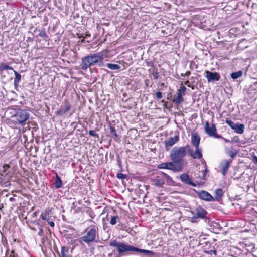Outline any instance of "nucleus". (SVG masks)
Instances as JSON below:
<instances>
[{
    "instance_id": "nucleus-54",
    "label": "nucleus",
    "mask_w": 257,
    "mask_h": 257,
    "mask_svg": "<svg viewBox=\"0 0 257 257\" xmlns=\"http://www.w3.org/2000/svg\"><path fill=\"white\" fill-rule=\"evenodd\" d=\"M4 207V204L0 203V210H2V208Z\"/></svg>"
},
{
    "instance_id": "nucleus-55",
    "label": "nucleus",
    "mask_w": 257,
    "mask_h": 257,
    "mask_svg": "<svg viewBox=\"0 0 257 257\" xmlns=\"http://www.w3.org/2000/svg\"><path fill=\"white\" fill-rule=\"evenodd\" d=\"M162 173L163 175L165 178H166V177H167V176H168V174H166V173H165L162 172Z\"/></svg>"
},
{
    "instance_id": "nucleus-40",
    "label": "nucleus",
    "mask_w": 257,
    "mask_h": 257,
    "mask_svg": "<svg viewBox=\"0 0 257 257\" xmlns=\"http://www.w3.org/2000/svg\"><path fill=\"white\" fill-rule=\"evenodd\" d=\"M152 75L155 79H158L159 78V73L157 72H154L152 73Z\"/></svg>"
},
{
    "instance_id": "nucleus-25",
    "label": "nucleus",
    "mask_w": 257,
    "mask_h": 257,
    "mask_svg": "<svg viewBox=\"0 0 257 257\" xmlns=\"http://www.w3.org/2000/svg\"><path fill=\"white\" fill-rule=\"evenodd\" d=\"M242 71L240 70L237 72H233L231 74V77L233 79H236L242 75Z\"/></svg>"
},
{
    "instance_id": "nucleus-14",
    "label": "nucleus",
    "mask_w": 257,
    "mask_h": 257,
    "mask_svg": "<svg viewBox=\"0 0 257 257\" xmlns=\"http://www.w3.org/2000/svg\"><path fill=\"white\" fill-rule=\"evenodd\" d=\"M180 179L181 180L184 182L185 183L191 185L192 186L195 187L196 186V184L194 183L191 179L190 178L189 176L187 174H182L180 175Z\"/></svg>"
},
{
    "instance_id": "nucleus-41",
    "label": "nucleus",
    "mask_w": 257,
    "mask_h": 257,
    "mask_svg": "<svg viewBox=\"0 0 257 257\" xmlns=\"http://www.w3.org/2000/svg\"><path fill=\"white\" fill-rule=\"evenodd\" d=\"M41 217L44 220H47L48 219L47 218V215L46 213H45V214L42 213L41 215Z\"/></svg>"
},
{
    "instance_id": "nucleus-6",
    "label": "nucleus",
    "mask_w": 257,
    "mask_h": 257,
    "mask_svg": "<svg viewBox=\"0 0 257 257\" xmlns=\"http://www.w3.org/2000/svg\"><path fill=\"white\" fill-rule=\"evenodd\" d=\"M191 213L198 218L204 219L205 223H210V218L207 216L208 213L201 206L199 205L194 210L191 211Z\"/></svg>"
},
{
    "instance_id": "nucleus-33",
    "label": "nucleus",
    "mask_w": 257,
    "mask_h": 257,
    "mask_svg": "<svg viewBox=\"0 0 257 257\" xmlns=\"http://www.w3.org/2000/svg\"><path fill=\"white\" fill-rule=\"evenodd\" d=\"M89 134L90 136L97 138L98 139H99V137L98 134L95 133L94 131L90 130L89 131Z\"/></svg>"
},
{
    "instance_id": "nucleus-20",
    "label": "nucleus",
    "mask_w": 257,
    "mask_h": 257,
    "mask_svg": "<svg viewBox=\"0 0 257 257\" xmlns=\"http://www.w3.org/2000/svg\"><path fill=\"white\" fill-rule=\"evenodd\" d=\"M60 257H69V248L65 246L61 247V251L59 253Z\"/></svg>"
},
{
    "instance_id": "nucleus-48",
    "label": "nucleus",
    "mask_w": 257,
    "mask_h": 257,
    "mask_svg": "<svg viewBox=\"0 0 257 257\" xmlns=\"http://www.w3.org/2000/svg\"><path fill=\"white\" fill-rule=\"evenodd\" d=\"M232 141H234V142H236V143H238V142H239V139L238 138V137H234L233 139H232Z\"/></svg>"
},
{
    "instance_id": "nucleus-34",
    "label": "nucleus",
    "mask_w": 257,
    "mask_h": 257,
    "mask_svg": "<svg viewBox=\"0 0 257 257\" xmlns=\"http://www.w3.org/2000/svg\"><path fill=\"white\" fill-rule=\"evenodd\" d=\"M204 163H205V166L206 167V169L203 171L202 173H203V176L202 177V178L203 179H205V177H206V175L208 172V169H207V166H206V164L205 163V162H204Z\"/></svg>"
},
{
    "instance_id": "nucleus-32",
    "label": "nucleus",
    "mask_w": 257,
    "mask_h": 257,
    "mask_svg": "<svg viewBox=\"0 0 257 257\" xmlns=\"http://www.w3.org/2000/svg\"><path fill=\"white\" fill-rule=\"evenodd\" d=\"M227 154L232 159H233L237 155V152H233L231 150H228Z\"/></svg>"
},
{
    "instance_id": "nucleus-58",
    "label": "nucleus",
    "mask_w": 257,
    "mask_h": 257,
    "mask_svg": "<svg viewBox=\"0 0 257 257\" xmlns=\"http://www.w3.org/2000/svg\"><path fill=\"white\" fill-rule=\"evenodd\" d=\"M170 97H171V94H169V95H168V97H167V99H169Z\"/></svg>"
},
{
    "instance_id": "nucleus-26",
    "label": "nucleus",
    "mask_w": 257,
    "mask_h": 257,
    "mask_svg": "<svg viewBox=\"0 0 257 257\" xmlns=\"http://www.w3.org/2000/svg\"><path fill=\"white\" fill-rule=\"evenodd\" d=\"M110 132L111 134V135L114 137V139L116 141H117L119 139V137L117 135L115 128L114 127L112 126L111 125L110 126Z\"/></svg>"
},
{
    "instance_id": "nucleus-56",
    "label": "nucleus",
    "mask_w": 257,
    "mask_h": 257,
    "mask_svg": "<svg viewBox=\"0 0 257 257\" xmlns=\"http://www.w3.org/2000/svg\"><path fill=\"white\" fill-rule=\"evenodd\" d=\"M149 81L148 80L146 79L145 82V83L146 84V85H148L147 83H148V82Z\"/></svg>"
},
{
    "instance_id": "nucleus-29",
    "label": "nucleus",
    "mask_w": 257,
    "mask_h": 257,
    "mask_svg": "<svg viewBox=\"0 0 257 257\" xmlns=\"http://www.w3.org/2000/svg\"><path fill=\"white\" fill-rule=\"evenodd\" d=\"M4 70H13L14 69L12 67L6 64L3 63L0 65V70L3 71Z\"/></svg>"
},
{
    "instance_id": "nucleus-2",
    "label": "nucleus",
    "mask_w": 257,
    "mask_h": 257,
    "mask_svg": "<svg viewBox=\"0 0 257 257\" xmlns=\"http://www.w3.org/2000/svg\"><path fill=\"white\" fill-rule=\"evenodd\" d=\"M189 145L184 147H175L171 151L170 157L173 164L180 172L182 171L184 167V157L188 153Z\"/></svg>"
},
{
    "instance_id": "nucleus-39",
    "label": "nucleus",
    "mask_w": 257,
    "mask_h": 257,
    "mask_svg": "<svg viewBox=\"0 0 257 257\" xmlns=\"http://www.w3.org/2000/svg\"><path fill=\"white\" fill-rule=\"evenodd\" d=\"M86 212L88 214V215L91 218H94V213L91 210H87Z\"/></svg>"
},
{
    "instance_id": "nucleus-11",
    "label": "nucleus",
    "mask_w": 257,
    "mask_h": 257,
    "mask_svg": "<svg viewBox=\"0 0 257 257\" xmlns=\"http://www.w3.org/2000/svg\"><path fill=\"white\" fill-rule=\"evenodd\" d=\"M158 167L159 169H169L174 172H180L172 161L161 163L158 165Z\"/></svg>"
},
{
    "instance_id": "nucleus-49",
    "label": "nucleus",
    "mask_w": 257,
    "mask_h": 257,
    "mask_svg": "<svg viewBox=\"0 0 257 257\" xmlns=\"http://www.w3.org/2000/svg\"><path fill=\"white\" fill-rule=\"evenodd\" d=\"M117 162L118 163V165L120 167L121 165V162L119 157H117Z\"/></svg>"
},
{
    "instance_id": "nucleus-50",
    "label": "nucleus",
    "mask_w": 257,
    "mask_h": 257,
    "mask_svg": "<svg viewBox=\"0 0 257 257\" xmlns=\"http://www.w3.org/2000/svg\"><path fill=\"white\" fill-rule=\"evenodd\" d=\"M184 84H185V85H187V86H189V87H190V83H189V81H188V80H187V81H186L185 82V83H184Z\"/></svg>"
},
{
    "instance_id": "nucleus-57",
    "label": "nucleus",
    "mask_w": 257,
    "mask_h": 257,
    "mask_svg": "<svg viewBox=\"0 0 257 257\" xmlns=\"http://www.w3.org/2000/svg\"><path fill=\"white\" fill-rule=\"evenodd\" d=\"M170 97H171V94H169V95H168V97H167V99H169Z\"/></svg>"
},
{
    "instance_id": "nucleus-13",
    "label": "nucleus",
    "mask_w": 257,
    "mask_h": 257,
    "mask_svg": "<svg viewBox=\"0 0 257 257\" xmlns=\"http://www.w3.org/2000/svg\"><path fill=\"white\" fill-rule=\"evenodd\" d=\"M232 159L229 160H224L220 164V171L223 176H225L229 167L230 164L232 162Z\"/></svg>"
},
{
    "instance_id": "nucleus-44",
    "label": "nucleus",
    "mask_w": 257,
    "mask_h": 257,
    "mask_svg": "<svg viewBox=\"0 0 257 257\" xmlns=\"http://www.w3.org/2000/svg\"><path fill=\"white\" fill-rule=\"evenodd\" d=\"M252 161L255 164L257 165V156L253 155L252 157Z\"/></svg>"
},
{
    "instance_id": "nucleus-3",
    "label": "nucleus",
    "mask_w": 257,
    "mask_h": 257,
    "mask_svg": "<svg viewBox=\"0 0 257 257\" xmlns=\"http://www.w3.org/2000/svg\"><path fill=\"white\" fill-rule=\"evenodd\" d=\"M29 113L26 110L18 109L14 115L11 116V121L15 124H21L23 125L25 122L29 119Z\"/></svg>"
},
{
    "instance_id": "nucleus-21",
    "label": "nucleus",
    "mask_w": 257,
    "mask_h": 257,
    "mask_svg": "<svg viewBox=\"0 0 257 257\" xmlns=\"http://www.w3.org/2000/svg\"><path fill=\"white\" fill-rule=\"evenodd\" d=\"M54 184L55 187L57 189L60 188L62 187V181L61 178L57 174H56V179Z\"/></svg>"
},
{
    "instance_id": "nucleus-42",
    "label": "nucleus",
    "mask_w": 257,
    "mask_h": 257,
    "mask_svg": "<svg viewBox=\"0 0 257 257\" xmlns=\"http://www.w3.org/2000/svg\"><path fill=\"white\" fill-rule=\"evenodd\" d=\"M166 178L170 183H173L174 182V181L170 176L168 175Z\"/></svg>"
},
{
    "instance_id": "nucleus-38",
    "label": "nucleus",
    "mask_w": 257,
    "mask_h": 257,
    "mask_svg": "<svg viewBox=\"0 0 257 257\" xmlns=\"http://www.w3.org/2000/svg\"><path fill=\"white\" fill-rule=\"evenodd\" d=\"M197 219H198L197 217H196L195 215H193V217L191 218L190 221L192 223H197L198 222Z\"/></svg>"
},
{
    "instance_id": "nucleus-51",
    "label": "nucleus",
    "mask_w": 257,
    "mask_h": 257,
    "mask_svg": "<svg viewBox=\"0 0 257 257\" xmlns=\"http://www.w3.org/2000/svg\"><path fill=\"white\" fill-rule=\"evenodd\" d=\"M222 139H223V140H224L225 142H226V143L230 142V141L229 140H228V139H226V138H224L223 137V138H222Z\"/></svg>"
},
{
    "instance_id": "nucleus-17",
    "label": "nucleus",
    "mask_w": 257,
    "mask_h": 257,
    "mask_svg": "<svg viewBox=\"0 0 257 257\" xmlns=\"http://www.w3.org/2000/svg\"><path fill=\"white\" fill-rule=\"evenodd\" d=\"M135 252H137L139 254L142 253L143 255L147 257L153 256L155 255V253L152 251L140 249L137 247H136Z\"/></svg>"
},
{
    "instance_id": "nucleus-61",
    "label": "nucleus",
    "mask_w": 257,
    "mask_h": 257,
    "mask_svg": "<svg viewBox=\"0 0 257 257\" xmlns=\"http://www.w3.org/2000/svg\"><path fill=\"white\" fill-rule=\"evenodd\" d=\"M109 255V256H111V255H112V253H110V254H109V255Z\"/></svg>"
},
{
    "instance_id": "nucleus-19",
    "label": "nucleus",
    "mask_w": 257,
    "mask_h": 257,
    "mask_svg": "<svg viewBox=\"0 0 257 257\" xmlns=\"http://www.w3.org/2000/svg\"><path fill=\"white\" fill-rule=\"evenodd\" d=\"M177 97L176 98H174L173 99V101L176 103L177 104H180L183 101V98L182 97V94L180 92V91H178L177 92Z\"/></svg>"
},
{
    "instance_id": "nucleus-37",
    "label": "nucleus",
    "mask_w": 257,
    "mask_h": 257,
    "mask_svg": "<svg viewBox=\"0 0 257 257\" xmlns=\"http://www.w3.org/2000/svg\"><path fill=\"white\" fill-rule=\"evenodd\" d=\"M156 98L157 99H161L163 97V96H162V92H160V91H158L156 94Z\"/></svg>"
},
{
    "instance_id": "nucleus-24",
    "label": "nucleus",
    "mask_w": 257,
    "mask_h": 257,
    "mask_svg": "<svg viewBox=\"0 0 257 257\" xmlns=\"http://www.w3.org/2000/svg\"><path fill=\"white\" fill-rule=\"evenodd\" d=\"M165 183L163 179H155L153 180V184L157 187H162Z\"/></svg>"
},
{
    "instance_id": "nucleus-5",
    "label": "nucleus",
    "mask_w": 257,
    "mask_h": 257,
    "mask_svg": "<svg viewBox=\"0 0 257 257\" xmlns=\"http://www.w3.org/2000/svg\"><path fill=\"white\" fill-rule=\"evenodd\" d=\"M109 245L112 247H115L117 251L120 255H123L127 253L129 251H135L136 247L121 242H118L116 240H113L109 243Z\"/></svg>"
},
{
    "instance_id": "nucleus-22",
    "label": "nucleus",
    "mask_w": 257,
    "mask_h": 257,
    "mask_svg": "<svg viewBox=\"0 0 257 257\" xmlns=\"http://www.w3.org/2000/svg\"><path fill=\"white\" fill-rule=\"evenodd\" d=\"M223 192L222 189H217L215 191V199L217 201H220L221 200Z\"/></svg>"
},
{
    "instance_id": "nucleus-30",
    "label": "nucleus",
    "mask_w": 257,
    "mask_h": 257,
    "mask_svg": "<svg viewBox=\"0 0 257 257\" xmlns=\"http://www.w3.org/2000/svg\"><path fill=\"white\" fill-rule=\"evenodd\" d=\"M39 35L41 37H42V38H48V36H47V34L46 33L45 29H43L42 30H41L40 31Z\"/></svg>"
},
{
    "instance_id": "nucleus-12",
    "label": "nucleus",
    "mask_w": 257,
    "mask_h": 257,
    "mask_svg": "<svg viewBox=\"0 0 257 257\" xmlns=\"http://www.w3.org/2000/svg\"><path fill=\"white\" fill-rule=\"evenodd\" d=\"M179 140V136L176 135L174 137H170L168 139L164 141L165 148L167 150L170 149V148L176 144Z\"/></svg>"
},
{
    "instance_id": "nucleus-46",
    "label": "nucleus",
    "mask_w": 257,
    "mask_h": 257,
    "mask_svg": "<svg viewBox=\"0 0 257 257\" xmlns=\"http://www.w3.org/2000/svg\"><path fill=\"white\" fill-rule=\"evenodd\" d=\"M38 235L40 236H42L43 235V229L41 228L39 229V231L38 232Z\"/></svg>"
},
{
    "instance_id": "nucleus-27",
    "label": "nucleus",
    "mask_w": 257,
    "mask_h": 257,
    "mask_svg": "<svg viewBox=\"0 0 257 257\" xmlns=\"http://www.w3.org/2000/svg\"><path fill=\"white\" fill-rule=\"evenodd\" d=\"M106 66L111 70H118L120 68V66L117 64L107 63Z\"/></svg>"
},
{
    "instance_id": "nucleus-23",
    "label": "nucleus",
    "mask_w": 257,
    "mask_h": 257,
    "mask_svg": "<svg viewBox=\"0 0 257 257\" xmlns=\"http://www.w3.org/2000/svg\"><path fill=\"white\" fill-rule=\"evenodd\" d=\"M13 71H14V74L15 75V78L14 79V84L15 87H17L18 85V83H19L20 80H21V76L19 73H18L15 70H13Z\"/></svg>"
},
{
    "instance_id": "nucleus-52",
    "label": "nucleus",
    "mask_w": 257,
    "mask_h": 257,
    "mask_svg": "<svg viewBox=\"0 0 257 257\" xmlns=\"http://www.w3.org/2000/svg\"><path fill=\"white\" fill-rule=\"evenodd\" d=\"M9 200L11 202H13V201H15V199L13 197H11V198H9Z\"/></svg>"
},
{
    "instance_id": "nucleus-28",
    "label": "nucleus",
    "mask_w": 257,
    "mask_h": 257,
    "mask_svg": "<svg viewBox=\"0 0 257 257\" xmlns=\"http://www.w3.org/2000/svg\"><path fill=\"white\" fill-rule=\"evenodd\" d=\"M111 220L110 221L111 225H115L117 222L120 221V218L118 216H111Z\"/></svg>"
},
{
    "instance_id": "nucleus-45",
    "label": "nucleus",
    "mask_w": 257,
    "mask_h": 257,
    "mask_svg": "<svg viewBox=\"0 0 257 257\" xmlns=\"http://www.w3.org/2000/svg\"><path fill=\"white\" fill-rule=\"evenodd\" d=\"M10 168V166L8 164H4L3 166L4 172H5L7 169Z\"/></svg>"
},
{
    "instance_id": "nucleus-16",
    "label": "nucleus",
    "mask_w": 257,
    "mask_h": 257,
    "mask_svg": "<svg viewBox=\"0 0 257 257\" xmlns=\"http://www.w3.org/2000/svg\"><path fill=\"white\" fill-rule=\"evenodd\" d=\"M200 142V137L197 133L192 134L191 143L195 148L199 147Z\"/></svg>"
},
{
    "instance_id": "nucleus-36",
    "label": "nucleus",
    "mask_w": 257,
    "mask_h": 257,
    "mask_svg": "<svg viewBox=\"0 0 257 257\" xmlns=\"http://www.w3.org/2000/svg\"><path fill=\"white\" fill-rule=\"evenodd\" d=\"M186 90V88L185 86H182L181 87L180 89L178 90V91H180V92L182 94H184L185 93Z\"/></svg>"
},
{
    "instance_id": "nucleus-8",
    "label": "nucleus",
    "mask_w": 257,
    "mask_h": 257,
    "mask_svg": "<svg viewBox=\"0 0 257 257\" xmlns=\"http://www.w3.org/2000/svg\"><path fill=\"white\" fill-rule=\"evenodd\" d=\"M205 77L207 78L208 82H214L218 81L220 78V76L217 72H210L206 70L205 71Z\"/></svg>"
},
{
    "instance_id": "nucleus-7",
    "label": "nucleus",
    "mask_w": 257,
    "mask_h": 257,
    "mask_svg": "<svg viewBox=\"0 0 257 257\" xmlns=\"http://www.w3.org/2000/svg\"><path fill=\"white\" fill-rule=\"evenodd\" d=\"M206 133L211 137H214L216 138H223V137L216 133V128L214 124H212L209 126L208 122H206L204 126Z\"/></svg>"
},
{
    "instance_id": "nucleus-43",
    "label": "nucleus",
    "mask_w": 257,
    "mask_h": 257,
    "mask_svg": "<svg viewBox=\"0 0 257 257\" xmlns=\"http://www.w3.org/2000/svg\"><path fill=\"white\" fill-rule=\"evenodd\" d=\"M190 74H191V72L190 71H187L185 74L182 73L181 74V76L182 77L189 76L190 75Z\"/></svg>"
},
{
    "instance_id": "nucleus-35",
    "label": "nucleus",
    "mask_w": 257,
    "mask_h": 257,
    "mask_svg": "<svg viewBox=\"0 0 257 257\" xmlns=\"http://www.w3.org/2000/svg\"><path fill=\"white\" fill-rule=\"evenodd\" d=\"M126 177V175L122 174V173H117V177L119 179H123L125 178Z\"/></svg>"
},
{
    "instance_id": "nucleus-59",
    "label": "nucleus",
    "mask_w": 257,
    "mask_h": 257,
    "mask_svg": "<svg viewBox=\"0 0 257 257\" xmlns=\"http://www.w3.org/2000/svg\"><path fill=\"white\" fill-rule=\"evenodd\" d=\"M213 252L215 254H216V251H213Z\"/></svg>"
},
{
    "instance_id": "nucleus-4",
    "label": "nucleus",
    "mask_w": 257,
    "mask_h": 257,
    "mask_svg": "<svg viewBox=\"0 0 257 257\" xmlns=\"http://www.w3.org/2000/svg\"><path fill=\"white\" fill-rule=\"evenodd\" d=\"M98 229L96 226H91L88 228L85 231V234L79 239L78 242L80 244L84 242L89 245L91 242L95 241Z\"/></svg>"
},
{
    "instance_id": "nucleus-15",
    "label": "nucleus",
    "mask_w": 257,
    "mask_h": 257,
    "mask_svg": "<svg viewBox=\"0 0 257 257\" xmlns=\"http://www.w3.org/2000/svg\"><path fill=\"white\" fill-rule=\"evenodd\" d=\"M71 106L68 103H66L64 106H61L60 109L56 112L57 115L62 116L70 111Z\"/></svg>"
},
{
    "instance_id": "nucleus-53",
    "label": "nucleus",
    "mask_w": 257,
    "mask_h": 257,
    "mask_svg": "<svg viewBox=\"0 0 257 257\" xmlns=\"http://www.w3.org/2000/svg\"><path fill=\"white\" fill-rule=\"evenodd\" d=\"M11 253L13 254V256H12V255H11L10 257H16L15 253L14 251H12L11 252Z\"/></svg>"
},
{
    "instance_id": "nucleus-1",
    "label": "nucleus",
    "mask_w": 257,
    "mask_h": 257,
    "mask_svg": "<svg viewBox=\"0 0 257 257\" xmlns=\"http://www.w3.org/2000/svg\"><path fill=\"white\" fill-rule=\"evenodd\" d=\"M104 53V52H101L90 54L84 57L82 59V62L80 65L81 69L86 70L89 67L94 65H97L99 67L104 66L105 64L103 60L106 57Z\"/></svg>"
},
{
    "instance_id": "nucleus-47",
    "label": "nucleus",
    "mask_w": 257,
    "mask_h": 257,
    "mask_svg": "<svg viewBox=\"0 0 257 257\" xmlns=\"http://www.w3.org/2000/svg\"><path fill=\"white\" fill-rule=\"evenodd\" d=\"M48 223L52 227H53L54 226V222L52 221H49V219H48L47 220Z\"/></svg>"
},
{
    "instance_id": "nucleus-9",
    "label": "nucleus",
    "mask_w": 257,
    "mask_h": 257,
    "mask_svg": "<svg viewBox=\"0 0 257 257\" xmlns=\"http://www.w3.org/2000/svg\"><path fill=\"white\" fill-rule=\"evenodd\" d=\"M196 193L202 200L206 201H214L215 198L208 192L204 190L196 191Z\"/></svg>"
},
{
    "instance_id": "nucleus-60",
    "label": "nucleus",
    "mask_w": 257,
    "mask_h": 257,
    "mask_svg": "<svg viewBox=\"0 0 257 257\" xmlns=\"http://www.w3.org/2000/svg\"><path fill=\"white\" fill-rule=\"evenodd\" d=\"M152 67H153L154 66V65L153 63L151 64V65Z\"/></svg>"
},
{
    "instance_id": "nucleus-31",
    "label": "nucleus",
    "mask_w": 257,
    "mask_h": 257,
    "mask_svg": "<svg viewBox=\"0 0 257 257\" xmlns=\"http://www.w3.org/2000/svg\"><path fill=\"white\" fill-rule=\"evenodd\" d=\"M225 122L227 124H228L232 129L233 128V127H234V126L236 124V123H234L232 120H231L229 119H226L225 120Z\"/></svg>"
},
{
    "instance_id": "nucleus-18",
    "label": "nucleus",
    "mask_w": 257,
    "mask_h": 257,
    "mask_svg": "<svg viewBox=\"0 0 257 257\" xmlns=\"http://www.w3.org/2000/svg\"><path fill=\"white\" fill-rule=\"evenodd\" d=\"M233 130L237 133L242 134L244 131V125L243 124L236 123Z\"/></svg>"
},
{
    "instance_id": "nucleus-10",
    "label": "nucleus",
    "mask_w": 257,
    "mask_h": 257,
    "mask_svg": "<svg viewBox=\"0 0 257 257\" xmlns=\"http://www.w3.org/2000/svg\"><path fill=\"white\" fill-rule=\"evenodd\" d=\"M188 153L193 159H200L202 158V153L201 150L199 148V147L195 148V150L194 151L193 150L191 149L190 146L189 145Z\"/></svg>"
}]
</instances>
